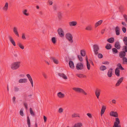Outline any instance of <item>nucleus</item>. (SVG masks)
I'll return each instance as SVG.
<instances>
[{
  "label": "nucleus",
  "instance_id": "obj_1",
  "mask_svg": "<svg viewBox=\"0 0 127 127\" xmlns=\"http://www.w3.org/2000/svg\"><path fill=\"white\" fill-rule=\"evenodd\" d=\"M21 63L20 61L13 63L11 65V68L13 70L17 69L20 67Z\"/></svg>",
  "mask_w": 127,
  "mask_h": 127
},
{
  "label": "nucleus",
  "instance_id": "obj_2",
  "mask_svg": "<svg viewBox=\"0 0 127 127\" xmlns=\"http://www.w3.org/2000/svg\"><path fill=\"white\" fill-rule=\"evenodd\" d=\"M72 89L76 92L82 93L85 95H87V93L82 89L78 87H75L72 88Z\"/></svg>",
  "mask_w": 127,
  "mask_h": 127
},
{
  "label": "nucleus",
  "instance_id": "obj_3",
  "mask_svg": "<svg viewBox=\"0 0 127 127\" xmlns=\"http://www.w3.org/2000/svg\"><path fill=\"white\" fill-rule=\"evenodd\" d=\"M65 36L66 38L70 43H72L73 42V41L72 40L73 37L71 34L69 33H67L66 34Z\"/></svg>",
  "mask_w": 127,
  "mask_h": 127
},
{
  "label": "nucleus",
  "instance_id": "obj_4",
  "mask_svg": "<svg viewBox=\"0 0 127 127\" xmlns=\"http://www.w3.org/2000/svg\"><path fill=\"white\" fill-rule=\"evenodd\" d=\"M120 124V122L119 118H116L113 127H121V126L119 125Z\"/></svg>",
  "mask_w": 127,
  "mask_h": 127
},
{
  "label": "nucleus",
  "instance_id": "obj_5",
  "mask_svg": "<svg viewBox=\"0 0 127 127\" xmlns=\"http://www.w3.org/2000/svg\"><path fill=\"white\" fill-rule=\"evenodd\" d=\"M93 48L95 54V55H97L98 54V51L99 49V46L97 45H94L93 46Z\"/></svg>",
  "mask_w": 127,
  "mask_h": 127
},
{
  "label": "nucleus",
  "instance_id": "obj_6",
  "mask_svg": "<svg viewBox=\"0 0 127 127\" xmlns=\"http://www.w3.org/2000/svg\"><path fill=\"white\" fill-rule=\"evenodd\" d=\"M57 32L58 34L60 37H64V32L62 28H59Z\"/></svg>",
  "mask_w": 127,
  "mask_h": 127
},
{
  "label": "nucleus",
  "instance_id": "obj_7",
  "mask_svg": "<svg viewBox=\"0 0 127 127\" xmlns=\"http://www.w3.org/2000/svg\"><path fill=\"white\" fill-rule=\"evenodd\" d=\"M76 68L78 70H81L84 68V65L82 63H78L77 64Z\"/></svg>",
  "mask_w": 127,
  "mask_h": 127
},
{
  "label": "nucleus",
  "instance_id": "obj_8",
  "mask_svg": "<svg viewBox=\"0 0 127 127\" xmlns=\"http://www.w3.org/2000/svg\"><path fill=\"white\" fill-rule=\"evenodd\" d=\"M110 116H111L115 117H118V113L116 112H114V111H111L110 113Z\"/></svg>",
  "mask_w": 127,
  "mask_h": 127
},
{
  "label": "nucleus",
  "instance_id": "obj_9",
  "mask_svg": "<svg viewBox=\"0 0 127 127\" xmlns=\"http://www.w3.org/2000/svg\"><path fill=\"white\" fill-rule=\"evenodd\" d=\"M101 91L100 90L98 89H96V90L95 94L96 96L98 99L99 98V96L100 94Z\"/></svg>",
  "mask_w": 127,
  "mask_h": 127
},
{
  "label": "nucleus",
  "instance_id": "obj_10",
  "mask_svg": "<svg viewBox=\"0 0 127 127\" xmlns=\"http://www.w3.org/2000/svg\"><path fill=\"white\" fill-rule=\"evenodd\" d=\"M8 38L11 43L14 46H15L16 45L15 42L12 37L11 36L9 35L8 36Z\"/></svg>",
  "mask_w": 127,
  "mask_h": 127
},
{
  "label": "nucleus",
  "instance_id": "obj_11",
  "mask_svg": "<svg viewBox=\"0 0 127 127\" xmlns=\"http://www.w3.org/2000/svg\"><path fill=\"white\" fill-rule=\"evenodd\" d=\"M114 47L117 49H120L121 46L119 42L118 41H117L115 42Z\"/></svg>",
  "mask_w": 127,
  "mask_h": 127
},
{
  "label": "nucleus",
  "instance_id": "obj_12",
  "mask_svg": "<svg viewBox=\"0 0 127 127\" xmlns=\"http://www.w3.org/2000/svg\"><path fill=\"white\" fill-rule=\"evenodd\" d=\"M126 55V53L124 51L120 52L119 53V56L120 58L125 57Z\"/></svg>",
  "mask_w": 127,
  "mask_h": 127
},
{
  "label": "nucleus",
  "instance_id": "obj_13",
  "mask_svg": "<svg viewBox=\"0 0 127 127\" xmlns=\"http://www.w3.org/2000/svg\"><path fill=\"white\" fill-rule=\"evenodd\" d=\"M69 24L70 26H75L77 25V22L75 21H73L69 22Z\"/></svg>",
  "mask_w": 127,
  "mask_h": 127
},
{
  "label": "nucleus",
  "instance_id": "obj_14",
  "mask_svg": "<svg viewBox=\"0 0 127 127\" xmlns=\"http://www.w3.org/2000/svg\"><path fill=\"white\" fill-rule=\"evenodd\" d=\"M115 31L117 35H119L120 34V29L118 26L116 27L115 28Z\"/></svg>",
  "mask_w": 127,
  "mask_h": 127
},
{
  "label": "nucleus",
  "instance_id": "obj_15",
  "mask_svg": "<svg viewBox=\"0 0 127 127\" xmlns=\"http://www.w3.org/2000/svg\"><path fill=\"white\" fill-rule=\"evenodd\" d=\"M13 31L14 33L17 37H19V34L17 31V28L16 27H15L13 29Z\"/></svg>",
  "mask_w": 127,
  "mask_h": 127
},
{
  "label": "nucleus",
  "instance_id": "obj_16",
  "mask_svg": "<svg viewBox=\"0 0 127 127\" xmlns=\"http://www.w3.org/2000/svg\"><path fill=\"white\" fill-rule=\"evenodd\" d=\"M106 109V106L104 105H103L102 107V108L100 112V114L101 116H102V115L104 113Z\"/></svg>",
  "mask_w": 127,
  "mask_h": 127
},
{
  "label": "nucleus",
  "instance_id": "obj_17",
  "mask_svg": "<svg viewBox=\"0 0 127 127\" xmlns=\"http://www.w3.org/2000/svg\"><path fill=\"white\" fill-rule=\"evenodd\" d=\"M86 60L87 62V69L88 70H89L90 69V65L88 61V58L87 56H86Z\"/></svg>",
  "mask_w": 127,
  "mask_h": 127
},
{
  "label": "nucleus",
  "instance_id": "obj_18",
  "mask_svg": "<svg viewBox=\"0 0 127 127\" xmlns=\"http://www.w3.org/2000/svg\"><path fill=\"white\" fill-rule=\"evenodd\" d=\"M120 71L119 68L118 67L117 68L115 69V74L117 76L119 77L120 76Z\"/></svg>",
  "mask_w": 127,
  "mask_h": 127
},
{
  "label": "nucleus",
  "instance_id": "obj_19",
  "mask_svg": "<svg viewBox=\"0 0 127 127\" xmlns=\"http://www.w3.org/2000/svg\"><path fill=\"white\" fill-rule=\"evenodd\" d=\"M113 69L112 68H110L108 71V72L107 73V75L109 77H111L112 74V71Z\"/></svg>",
  "mask_w": 127,
  "mask_h": 127
},
{
  "label": "nucleus",
  "instance_id": "obj_20",
  "mask_svg": "<svg viewBox=\"0 0 127 127\" xmlns=\"http://www.w3.org/2000/svg\"><path fill=\"white\" fill-rule=\"evenodd\" d=\"M69 64L71 68L73 69L74 68V63L72 61H69Z\"/></svg>",
  "mask_w": 127,
  "mask_h": 127
},
{
  "label": "nucleus",
  "instance_id": "obj_21",
  "mask_svg": "<svg viewBox=\"0 0 127 127\" xmlns=\"http://www.w3.org/2000/svg\"><path fill=\"white\" fill-rule=\"evenodd\" d=\"M58 96L60 98H63L65 96L61 92H59L57 94Z\"/></svg>",
  "mask_w": 127,
  "mask_h": 127
},
{
  "label": "nucleus",
  "instance_id": "obj_22",
  "mask_svg": "<svg viewBox=\"0 0 127 127\" xmlns=\"http://www.w3.org/2000/svg\"><path fill=\"white\" fill-rule=\"evenodd\" d=\"M118 8L119 10V11L121 12H122L125 11L124 7L123 5H120L119 6Z\"/></svg>",
  "mask_w": 127,
  "mask_h": 127
},
{
  "label": "nucleus",
  "instance_id": "obj_23",
  "mask_svg": "<svg viewBox=\"0 0 127 127\" xmlns=\"http://www.w3.org/2000/svg\"><path fill=\"white\" fill-rule=\"evenodd\" d=\"M58 75L59 76L62 77L65 79H67L66 76L63 73H59Z\"/></svg>",
  "mask_w": 127,
  "mask_h": 127
},
{
  "label": "nucleus",
  "instance_id": "obj_24",
  "mask_svg": "<svg viewBox=\"0 0 127 127\" xmlns=\"http://www.w3.org/2000/svg\"><path fill=\"white\" fill-rule=\"evenodd\" d=\"M27 82V79L25 78L21 79L19 81V83H25Z\"/></svg>",
  "mask_w": 127,
  "mask_h": 127
},
{
  "label": "nucleus",
  "instance_id": "obj_25",
  "mask_svg": "<svg viewBox=\"0 0 127 127\" xmlns=\"http://www.w3.org/2000/svg\"><path fill=\"white\" fill-rule=\"evenodd\" d=\"M107 41L110 43H113L114 41V37H111L108 39L107 40Z\"/></svg>",
  "mask_w": 127,
  "mask_h": 127
},
{
  "label": "nucleus",
  "instance_id": "obj_26",
  "mask_svg": "<svg viewBox=\"0 0 127 127\" xmlns=\"http://www.w3.org/2000/svg\"><path fill=\"white\" fill-rule=\"evenodd\" d=\"M103 21L102 20H101L97 22H96L95 24V28L97 27L98 26L100 25L102 23Z\"/></svg>",
  "mask_w": 127,
  "mask_h": 127
},
{
  "label": "nucleus",
  "instance_id": "obj_27",
  "mask_svg": "<svg viewBox=\"0 0 127 127\" xmlns=\"http://www.w3.org/2000/svg\"><path fill=\"white\" fill-rule=\"evenodd\" d=\"M8 3L6 2L3 8V9L5 11H6L8 9Z\"/></svg>",
  "mask_w": 127,
  "mask_h": 127
},
{
  "label": "nucleus",
  "instance_id": "obj_28",
  "mask_svg": "<svg viewBox=\"0 0 127 127\" xmlns=\"http://www.w3.org/2000/svg\"><path fill=\"white\" fill-rule=\"evenodd\" d=\"M82 126V124L81 123H79L76 124H75L74 126L72 127H81Z\"/></svg>",
  "mask_w": 127,
  "mask_h": 127
},
{
  "label": "nucleus",
  "instance_id": "obj_29",
  "mask_svg": "<svg viewBox=\"0 0 127 127\" xmlns=\"http://www.w3.org/2000/svg\"><path fill=\"white\" fill-rule=\"evenodd\" d=\"M105 48L107 50L110 49L112 48L111 45L109 43H107L105 46Z\"/></svg>",
  "mask_w": 127,
  "mask_h": 127
},
{
  "label": "nucleus",
  "instance_id": "obj_30",
  "mask_svg": "<svg viewBox=\"0 0 127 127\" xmlns=\"http://www.w3.org/2000/svg\"><path fill=\"white\" fill-rule=\"evenodd\" d=\"M17 45L22 49H24V46L20 42H18L17 43Z\"/></svg>",
  "mask_w": 127,
  "mask_h": 127
},
{
  "label": "nucleus",
  "instance_id": "obj_31",
  "mask_svg": "<svg viewBox=\"0 0 127 127\" xmlns=\"http://www.w3.org/2000/svg\"><path fill=\"white\" fill-rule=\"evenodd\" d=\"M77 76L80 78H86V75L81 74H77Z\"/></svg>",
  "mask_w": 127,
  "mask_h": 127
},
{
  "label": "nucleus",
  "instance_id": "obj_32",
  "mask_svg": "<svg viewBox=\"0 0 127 127\" xmlns=\"http://www.w3.org/2000/svg\"><path fill=\"white\" fill-rule=\"evenodd\" d=\"M71 117L72 118L76 117H80V115L79 114L74 113L72 115Z\"/></svg>",
  "mask_w": 127,
  "mask_h": 127
},
{
  "label": "nucleus",
  "instance_id": "obj_33",
  "mask_svg": "<svg viewBox=\"0 0 127 127\" xmlns=\"http://www.w3.org/2000/svg\"><path fill=\"white\" fill-rule=\"evenodd\" d=\"M51 59L53 60V62L56 64H58V61L55 58L53 57H51Z\"/></svg>",
  "mask_w": 127,
  "mask_h": 127
},
{
  "label": "nucleus",
  "instance_id": "obj_34",
  "mask_svg": "<svg viewBox=\"0 0 127 127\" xmlns=\"http://www.w3.org/2000/svg\"><path fill=\"white\" fill-rule=\"evenodd\" d=\"M123 41L125 45H127V37L125 36L123 38Z\"/></svg>",
  "mask_w": 127,
  "mask_h": 127
},
{
  "label": "nucleus",
  "instance_id": "obj_35",
  "mask_svg": "<svg viewBox=\"0 0 127 127\" xmlns=\"http://www.w3.org/2000/svg\"><path fill=\"white\" fill-rule=\"evenodd\" d=\"M27 122L28 124V125L29 127H31V123L30 120L29 116L27 117Z\"/></svg>",
  "mask_w": 127,
  "mask_h": 127
},
{
  "label": "nucleus",
  "instance_id": "obj_36",
  "mask_svg": "<svg viewBox=\"0 0 127 127\" xmlns=\"http://www.w3.org/2000/svg\"><path fill=\"white\" fill-rule=\"evenodd\" d=\"M80 53L82 56L84 57L85 55L86 52L84 50H81Z\"/></svg>",
  "mask_w": 127,
  "mask_h": 127
},
{
  "label": "nucleus",
  "instance_id": "obj_37",
  "mask_svg": "<svg viewBox=\"0 0 127 127\" xmlns=\"http://www.w3.org/2000/svg\"><path fill=\"white\" fill-rule=\"evenodd\" d=\"M106 69V67L104 65H101L100 67V69L101 70L104 71Z\"/></svg>",
  "mask_w": 127,
  "mask_h": 127
},
{
  "label": "nucleus",
  "instance_id": "obj_38",
  "mask_svg": "<svg viewBox=\"0 0 127 127\" xmlns=\"http://www.w3.org/2000/svg\"><path fill=\"white\" fill-rule=\"evenodd\" d=\"M117 66L119 67L118 68H119V69H120L122 70H124V68L122 67L120 64L118 63L117 65Z\"/></svg>",
  "mask_w": 127,
  "mask_h": 127
},
{
  "label": "nucleus",
  "instance_id": "obj_39",
  "mask_svg": "<svg viewBox=\"0 0 127 127\" xmlns=\"http://www.w3.org/2000/svg\"><path fill=\"white\" fill-rule=\"evenodd\" d=\"M30 111L31 114L32 116H35V114L32 108H30Z\"/></svg>",
  "mask_w": 127,
  "mask_h": 127
},
{
  "label": "nucleus",
  "instance_id": "obj_40",
  "mask_svg": "<svg viewBox=\"0 0 127 127\" xmlns=\"http://www.w3.org/2000/svg\"><path fill=\"white\" fill-rule=\"evenodd\" d=\"M58 17L59 19L60 20L62 19V15L61 13L60 12H58Z\"/></svg>",
  "mask_w": 127,
  "mask_h": 127
},
{
  "label": "nucleus",
  "instance_id": "obj_41",
  "mask_svg": "<svg viewBox=\"0 0 127 127\" xmlns=\"http://www.w3.org/2000/svg\"><path fill=\"white\" fill-rule=\"evenodd\" d=\"M123 64H127V59L126 57L123 58Z\"/></svg>",
  "mask_w": 127,
  "mask_h": 127
},
{
  "label": "nucleus",
  "instance_id": "obj_42",
  "mask_svg": "<svg viewBox=\"0 0 127 127\" xmlns=\"http://www.w3.org/2000/svg\"><path fill=\"white\" fill-rule=\"evenodd\" d=\"M92 29V28L91 26H87L85 28V30H87L91 31Z\"/></svg>",
  "mask_w": 127,
  "mask_h": 127
},
{
  "label": "nucleus",
  "instance_id": "obj_43",
  "mask_svg": "<svg viewBox=\"0 0 127 127\" xmlns=\"http://www.w3.org/2000/svg\"><path fill=\"white\" fill-rule=\"evenodd\" d=\"M112 51L114 54H116L117 53L118 51L117 50V49L116 48H114L112 49Z\"/></svg>",
  "mask_w": 127,
  "mask_h": 127
},
{
  "label": "nucleus",
  "instance_id": "obj_44",
  "mask_svg": "<svg viewBox=\"0 0 127 127\" xmlns=\"http://www.w3.org/2000/svg\"><path fill=\"white\" fill-rule=\"evenodd\" d=\"M26 76L27 77H28V79L30 82H31V81H33L31 76L29 74H27L26 75Z\"/></svg>",
  "mask_w": 127,
  "mask_h": 127
},
{
  "label": "nucleus",
  "instance_id": "obj_45",
  "mask_svg": "<svg viewBox=\"0 0 127 127\" xmlns=\"http://www.w3.org/2000/svg\"><path fill=\"white\" fill-rule=\"evenodd\" d=\"M123 47L122 50L125 51L126 53L127 52V45L124 46Z\"/></svg>",
  "mask_w": 127,
  "mask_h": 127
},
{
  "label": "nucleus",
  "instance_id": "obj_46",
  "mask_svg": "<svg viewBox=\"0 0 127 127\" xmlns=\"http://www.w3.org/2000/svg\"><path fill=\"white\" fill-rule=\"evenodd\" d=\"M27 9H25L24 11L23 12V14L25 15L26 16H28L29 15V14L28 13H27Z\"/></svg>",
  "mask_w": 127,
  "mask_h": 127
},
{
  "label": "nucleus",
  "instance_id": "obj_47",
  "mask_svg": "<svg viewBox=\"0 0 127 127\" xmlns=\"http://www.w3.org/2000/svg\"><path fill=\"white\" fill-rule=\"evenodd\" d=\"M23 110V108H22L21 109L20 112V114L22 116H23L24 115Z\"/></svg>",
  "mask_w": 127,
  "mask_h": 127
},
{
  "label": "nucleus",
  "instance_id": "obj_48",
  "mask_svg": "<svg viewBox=\"0 0 127 127\" xmlns=\"http://www.w3.org/2000/svg\"><path fill=\"white\" fill-rule=\"evenodd\" d=\"M123 16L125 21L127 23V15L124 14L123 15Z\"/></svg>",
  "mask_w": 127,
  "mask_h": 127
},
{
  "label": "nucleus",
  "instance_id": "obj_49",
  "mask_svg": "<svg viewBox=\"0 0 127 127\" xmlns=\"http://www.w3.org/2000/svg\"><path fill=\"white\" fill-rule=\"evenodd\" d=\"M51 40L53 43L55 44L56 43V38L55 37H52Z\"/></svg>",
  "mask_w": 127,
  "mask_h": 127
},
{
  "label": "nucleus",
  "instance_id": "obj_50",
  "mask_svg": "<svg viewBox=\"0 0 127 127\" xmlns=\"http://www.w3.org/2000/svg\"><path fill=\"white\" fill-rule=\"evenodd\" d=\"M78 57L79 60L81 62L82 61H83V59L82 57L80 55H78Z\"/></svg>",
  "mask_w": 127,
  "mask_h": 127
},
{
  "label": "nucleus",
  "instance_id": "obj_51",
  "mask_svg": "<svg viewBox=\"0 0 127 127\" xmlns=\"http://www.w3.org/2000/svg\"><path fill=\"white\" fill-rule=\"evenodd\" d=\"M97 55H98V57L99 58L101 59L102 58L103 56L101 54H98Z\"/></svg>",
  "mask_w": 127,
  "mask_h": 127
},
{
  "label": "nucleus",
  "instance_id": "obj_52",
  "mask_svg": "<svg viewBox=\"0 0 127 127\" xmlns=\"http://www.w3.org/2000/svg\"><path fill=\"white\" fill-rule=\"evenodd\" d=\"M122 30L124 33H125L126 32V29L125 27H123L122 28Z\"/></svg>",
  "mask_w": 127,
  "mask_h": 127
},
{
  "label": "nucleus",
  "instance_id": "obj_53",
  "mask_svg": "<svg viewBox=\"0 0 127 127\" xmlns=\"http://www.w3.org/2000/svg\"><path fill=\"white\" fill-rule=\"evenodd\" d=\"M22 39L24 40H25L26 39V38L25 36V34L24 33H22Z\"/></svg>",
  "mask_w": 127,
  "mask_h": 127
},
{
  "label": "nucleus",
  "instance_id": "obj_54",
  "mask_svg": "<svg viewBox=\"0 0 127 127\" xmlns=\"http://www.w3.org/2000/svg\"><path fill=\"white\" fill-rule=\"evenodd\" d=\"M63 111V109L62 108H60L58 110V112L59 113H61Z\"/></svg>",
  "mask_w": 127,
  "mask_h": 127
},
{
  "label": "nucleus",
  "instance_id": "obj_55",
  "mask_svg": "<svg viewBox=\"0 0 127 127\" xmlns=\"http://www.w3.org/2000/svg\"><path fill=\"white\" fill-rule=\"evenodd\" d=\"M121 82H119L118 81H117V83L116 84L115 86H119L120 84L121 83Z\"/></svg>",
  "mask_w": 127,
  "mask_h": 127
},
{
  "label": "nucleus",
  "instance_id": "obj_56",
  "mask_svg": "<svg viewBox=\"0 0 127 127\" xmlns=\"http://www.w3.org/2000/svg\"><path fill=\"white\" fill-rule=\"evenodd\" d=\"M42 75L45 79H46L47 78V77L46 74L44 72H43L42 73Z\"/></svg>",
  "mask_w": 127,
  "mask_h": 127
},
{
  "label": "nucleus",
  "instance_id": "obj_57",
  "mask_svg": "<svg viewBox=\"0 0 127 127\" xmlns=\"http://www.w3.org/2000/svg\"><path fill=\"white\" fill-rule=\"evenodd\" d=\"M123 80V77H121V78H120L118 81L119 82V81L120 82H122Z\"/></svg>",
  "mask_w": 127,
  "mask_h": 127
},
{
  "label": "nucleus",
  "instance_id": "obj_58",
  "mask_svg": "<svg viewBox=\"0 0 127 127\" xmlns=\"http://www.w3.org/2000/svg\"><path fill=\"white\" fill-rule=\"evenodd\" d=\"M24 105L26 109L27 110L28 109V106H27V103H24Z\"/></svg>",
  "mask_w": 127,
  "mask_h": 127
},
{
  "label": "nucleus",
  "instance_id": "obj_59",
  "mask_svg": "<svg viewBox=\"0 0 127 127\" xmlns=\"http://www.w3.org/2000/svg\"><path fill=\"white\" fill-rule=\"evenodd\" d=\"M19 89L16 87H14V90L15 92H17L19 91Z\"/></svg>",
  "mask_w": 127,
  "mask_h": 127
},
{
  "label": "nucleus",
  "instance_id": "obj_60",
  "mask_svg": "<svg viewBox=\"0 0 127 127\" xmlns=\"http://www.w3.org/2000/svg\"><path fill=\"white\" fill-rule=\"evenodd\" d=\"M87 115L90 118H92V116L91 114L89 113H88L87 114Z\"/></svg>",
  "mask_w": 127,
  "mask_h": 127
},
{
  "label": "nucleus",
  "instance_id": "obj_61",
  "mask_svg": "<svg viewBox=\"0 0 127 127\" xmlns=\"http://www.w3.org/2000/svg\"><path fill=\"white\" fill-rule=\"evenodd\" d=\"M103 64H109V62L108 61H106L105 62H102V63Z\"/></svg>",
  "mask_w": 127,
  "mask_h": 127
},
{
  "label": "nucleus",
  "instance_id": "obj_62",
  "mask_svg": "<svg viewBox=\"0 0 127 127\" xmlns=\"http://www.w3.org/2000/svg\"><path fill=\"white\" fill-rule=\"evenodd\" d=\"M43 119L44 120V122H45L46 121L47 118V117L45 116H43Z\"/></svg>",
  "mask_w": 127,
  "mask_h": 127
},
{
  "label": "nucleus",
  "instance_id": "obj_63",
  "mask_svg": "<svg viewBox=\"0 0 127 127\" xmlns=\"http://www.w3.org/2000/svg\"><path fill=\"white\" fill-rule=\"evenodd\" d=\"M53 8L54 10H56L57 7L56 5H54V6Z\"/></svg>",
  "mask_w": 127,
  "mask_h": 127
},
{
  "label": "nucleus",
  "instance_id": "obj_64",
  "mask_svg": "<svg viewBox=\"0 0 127 127\" xmlns=\"http://www.w3.org/2000/svg\"><path fill=\"white\" fill-rule=\"evenodd\" d=\"M121 23H122V24L123 25H124V26H125L126 27L127 26V24H126L125 22H122Z\"/></svg>",
  "mask_w": 127,
  "mask_h": 127
}]
</instances>
